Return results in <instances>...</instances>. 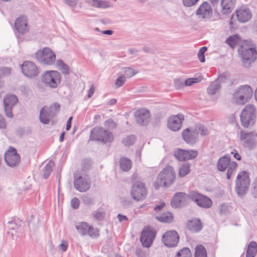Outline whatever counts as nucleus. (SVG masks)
<instances>
[{
    "mask_svg": "<svg viewBox=\"0 0 257 257\" xmlns=\"http://www.w3.org/2000/svg\"><path fill=\"white\" fill-rule=\"evenodd\" d=\"M238 52L244 67L249 68L256 59L257 52L251 41H244L239 45Z\"/></svg>",
    "mask_w": 257,
    "mask_h": 257,
    "instance_id": "obj_1",
    "label": "nucleus"
},
{
    "mask_svg": "<svg viewBox=\"0 0 257 257\" xmlns=\"http://www.w3.org/2000/svg\"><path fill=\"white\" fill-rule=\"evenodd\" d=\"M176 173L174 168L171 166L166 167L158 175L154 183V187L159 189L161 187H168L174 182Z\"/></svg>",
    "mask_w": 257,
    "mask_h": 257,
    "instance_id": "obj_2",
    "label": "nucleus"
},
{
    "mask_svg": "<svg viewBox=\"0 0 257 257\" xmlns=\"http://www.w3.org/2000/svg\"><path fill=\"white\" fill-rule=\"evenodd\" d=\"M241 125L245 128L252 126L256 120V109L253 104L246 105L240 115Z\"/></svg>",
    "mask_w": 257,
    "mask_h": 257,
    "instance_id": "obj_3",
    "label": "nucleus"
},
{
    "mask_svg": "<svg viewBox=\"0 0 257 257\" xmlns=\"http://www.w3.org/2000/svg\"><path fill=\"white\" fill-rule=\"evenodd\" d=\"M250 185L249 174L246 171L240 172L236 178L235 192L238 197L242 198L247 193Z\"/></svg>",
    "mask_w": 257,
    "mask_h": 257,
    "instance_id": "obj_4",
    "label": "nucleus"
},
{
    "mask_svg": "<svg viewBox=\"0 0 257 257\" xmlns=\"http://www.w3.org/2000/svg\"><path fill=\"white\" fill-rule=\"evenodd\" d=\"M252 93L253 90L249 85H241L233 93V97L236 103L242 105L248 101Z\"/></svg>",
    "mask_w": 257,
    "mask_h": 257,
    "instance_id": "obj_5",
    "label": "nucleus"
},
{
    "mask_svg": "<svg viewBox=\"0 0 257 257\" xmlns=\"http://www.w3.org/2000/svg\"><path fill=\"white\" fill-rule=\"evenodd\" d=\"M237 166V164L236 162L234 161L231 162L229 155L220 158L218 161L217 164V169L219 171L223 172L227 168L226 178L228 180L231 178L232 174Z\"/></svg>",
    "mask_w": 257,
    "mask_h": 257,
    "instance_id": "obj_6",
    "label": "nucleus"
},
{
    "mask_svg": "<svg viewBox=\"0 0 257 257\" xmlns=\"http://www.w3.org/2000/svg\"><path fill=\"white\" fill-rule=\"evenodd\" d=\"M90 139L104 144L110 143L113 141V135L108 131L97 127L91 130Z\"/></svg>",
    "mask_w": 257,
    "mask_h": 257,
    "instance_id": "obj_7",
    "label": "nucleus"
},
{
    "mask_svg": "<svg viewBox=\"0 0 257 257\" xmlns=\"http://www.w3.org/2000/svg\"><path fill=\"white\" fill-rule=\"evenodd\" d=\"M60 74L58 71H46L42 75L41 80L47 87L55 88L60 83Z\"/></svg>",
    "mask_w": 257,
    "mask_h": 257,
    "instance_id": "obj_8",
    "label": "nucleus"
},
{
    "mask_svg": "<svg viewBox=\"0 0 257 257\" xmlns=\"http://www.w3.org/2000/svg\"><path fill=\"white\" fill-rule=\"evenodd\" d=\"M131 195L135 200L142 201L144 200L147 195V189L145 184L140 181L133 182Z\"/></svg>",
    "mask_w": 257,
    "mask_h": 257,
    "instance_id": "obj_9",
    "label": "nucleus"
},
{
    "mask_svg": "<svg viewBox=\"0 0 257 257\" xmlns=\"http://www.w3.org/2000/svg\"><path fill=\"white\" fill-rule=\"evenodd\" d=\"M35 58L42 64L51 65L55 61L56 56L50 48L46 47L42 51H37L35 53Z\"/></svg>",
    "mask_w": 257,
    "mask_h": 257,
    "instance_id": "obj_10",
    "label": "nucleus"
},
{
    "mask_svg": "<svg viewBox=\"0 0 257 257\" xmlns=\"http://www.w3.org/2000/svg\"><path fill=\"white\" fill-rule=\"evenodd\" d=\"M74 178V187L79 192H86L90 188L91 183L87 176H82L78 173H75Z\"/></svg>",
    "mask_w": 257,
    "mask_h": 257,
    "instance_id": "obj_11",
    "label": "nucleus"
},
{
    "mask_svg": "<svg viewBox=\"0 0 257 257\" xmlns=\"http://www.w3.org/2000/svg\"><path fill=\"white\" fill-rule=\"evenodd\" d=\"M136 122L142 126H147L151 120V114L149 110L141 108L134 112Z\"/></svg>",
    "mask_w": 257,
    "mask_h": 257,
    "instance_id": "obj_12",
    "label": "nucleus"
},
{
    "mask_svg": "<svg viewBox=\"0 0 257 257\" xmlns=\"http://www.w3.org/2000/svg\"><path fill=\"white\" fill-rule=\"evenodd\" d=\"M190 196L191 200L196 202L201 207L209 208L212 205V201L209 198L197 192H190Z\"/></svg>",
    "mask_w": 257,
    "mask_h": 257,
    "instance_id": "obj_13",
    "label": "nucleus"
},
{
    "mask_svg": "<svg viewBox=\"0 0 257 257\" xmlns=\"http://www.w3.org/2000/svg\"><path fill=\"white\" fill-rule=\"evenodd\" d=\"M190 192L189 194L183 192L176 193L171 202L173 207H181L187 204L191 200Z\"/></svg>",
    "mask_w": 257,
    "mask_h": 257,
    "instance_id": "obj_14",
    "label": "nucleus"
},
{
    "mask_svg": "<svg viewBox=\"0 0 257 257\" xmlns=\"http://www.w3.org/2000/svg\"><path fill=\"white\" fill-rule=\"evenodd\" d=\"M5 160L9 166L13 167L19 164L20 157L17 154L16 150L13 147H10L5 154Z\"/></svg>",
    "mask_w": 257,
    "mask_h": 257,
    "instance_id": "obj_15",
    "label": "nucleus"
},
{
    "mask_svg": "<svg viewBox=\"0 0 257 257\" xmlns=\"http://www.w3.org/2000/svg\"><path fill=\"white\" fill-rule=\"evenodd\" d=\"M18 99L16 95H7L4 99V104L5 111L6 115L9 118H12L13 114L12 108L18 102Z\"/></svg>",
    "mask_w": 257,
    "mask_h": 257,
    "instance_id": "obj_16",
    "label": "nucleus"
},
{
    "mask_svg": "<svg viewBox=\"0 0 257 257\" xmlns=\"http://www.w3.org/2000/svg\"><path fill=\"white\" fill-rule=\"evenodd\" d=\"M184 119V116L182 113L171 115L168 119V127L173 132L179 131L182 125V121Z\"/></svg>",
    "mask_w": 257,
    "mask_h": 257,
    "instance_id": "obj_17",
    "label": "nucleus"
},
{
    "mask_svg": "<svg viewBox=\"0 0 257 257\" xmlns=\"http://www.w3.org/2000/svg\"><path fill=\"white\" fill-rule=\"evenodd\" d=\"M22 71L24 75L32 78L37 76L39 71L35 64L31 61H25L21 65Z\"/></svg>",
    "mask_w": 257,
    "mask_h": 257,
    "instance_id": "obj_18",
    "label": "nucleus"
},
{
    "mask_svg": "<svg viewBox=\"0 0 257 257\" xmlns=\"http://www.w3.org/2000/svg\"><path fill=\"white\" fill-rule=\"evenodd\" d=\"M178 234L174 230L167 231L162 237L163 242L166 246L169 247L175 246L178 244Z\"/></svg>",
    "mask_w": 257,
    "mask_h": 257,
    "instance_id": "obj_19",
    "label": "nucleus"
},
{
    "mask_svg": "<svg viewBox=\"0 0 257 257\" xmlns=\"http://www.w3.org/2000/svg\"><path fill=\"white\" fill-rule=\"evenodd\" d=\"M155 233L149 228H145L141 233L140 240L144 247H149L155 237Z\"/></svg>",
    "mask_w": 257,
    "mask_h": 257,
    "instance_id": "obj_20",
    "label": "nucleus"
},
{
    "mask_svg": "<svg viewBox=\"0 0 257 257\" xmlns=\"http://www.w3.org/2000/svg\"><path fill=\"white\" fill-rule=\"evenodd\" d=\"M198 152L195 150H184L179 149L174 153V156L179 161L194 159L197 157Z\"/></svg>",
    "mask_w": 257,
    "mask_h": 257,
    "instance_id": "obj_21",
    "label": "nucleus"
},
{
    "mask_svg": "<svg viewBox=\"0 0 257 257\" xmlns=\"http://www.w3.org/2000/svg\"><path fill=\"white\" fill-rule=\"evenodd\" d=\"M239 139L241 141L243 142L244 147H247L249 149H253L256 146L255 137L252 133L241 131Z\"/></svg>",
    "mask_w": 257,
    "mask_h": 257,
    "instance_id": "obj_22",
    "label": "nucleus"
},
{
    "mask_svg": "<svg viewBox=\"0 0 257 257\" xmlns=\"http://www.w3.org/2000/svg\"><path fill=\"white\" fill-rule=\"evenodd\" d=\"M15 27L17 31L21 34L28 33L30 27L28 24L27 17L25 16H21L18 18L15 21Z\"/></svg>",
    "mask_w": 257,
    "mask_h": 257,
    "instance_id": "obj_23",
    "label": "nucleus"
},
{
    "mask_svg": "<svg viewBox=\"0 0 257 257\" xmlns=\"http://www.w3.org/2000/svg\"><path fill=\"white\" fill-rule=\"evenodd\" d=\"M212 14V8L209 4L207 2L203 3L196 12V15L199 16V18L204 19H209Z\"/></svg>",
    "mask_w": 257,
    "mask_h": 257,
    "instance_id": "obj_24",
    "label": "nucleus"
},
{
    "mask_svg": "<svg viewBox=\"0 0 257 257\" xmlns=\"http://www.w3.org/2000/svg\"><path fill=\"white\" fill-rule=\"evenodd\" d=\"M182 138L187 144L193 145L198 141V135L194 130L191 131L189 128H186L182 133Z\"/></svg>",
    "mask_w": 257,
    "mask_h": 257,
    "instance_id": "obj_25",
    "label": "nucleus"
},
{
    "mask_svg": "<svg viewBox=\"0 0 257 257\" xmlns=\"http://www.w3.org/2000/svg\"><path fill=\"white\" fill-rule=\"evenodd\" d=\"M237 20L241 23H245L250 20L252 14L250 10L246 8H241L236 11Z\"/></svg>",
    "mask_w": 257,
    "mask_h": 257,
    "instance_id": "obj_26",
    "label": "nucleus"
},
{
    "mask_svg": "<svg viewBox=\"0 0 257 257\" xmlns=\"http://www.w3.org/2000/svg\"><path fill=\"white\" fill-rule=\"evenodd\" d=\"M84 2L88 6L94 8L106 9L111 7L108 1L103 0H84Z\"/></svg>",
    "mask_w": 257,
    "mask_h": 257,
    "instance_id": "obj_27",
    "label": "nucleus"
},
{
    "mask_svg": "<svg viewBox=\"0 0 257 257\" xmlns=\"http://www.w3.org/2000/svg\"><path fill=\"white\" fill-rule=\"evenodd\" d=\"M187 228L193 232H198L202 230L203 225L200 219L194 218L188 220L186 224Z\"/></svg>",
    "mask_w": 257,
    "mask_h": 257,
    "instance_id": "obj_28",
    "label": "nucleus"
},
{
    "mask_svg": "<svg viewBox=\"0 0 257 257\" xmlns=\"http://www.w3.org/2000/svg\"><path fill=\"white\" fill-rule=\"evenodd\" d=\"M54 116V115L52 113L49 111V107L45 106L43 107L40 111V120L44 124H48L50 119Z\"/></svg>",
    "mask_w": 257,
    "mask_h": 257,
    "instance_id": "obj_29",
    "label": "nucleus"
},
{
    "mask_svg": "<svg viewBox=\"0 0 257 257\" xmlns=\"http://www.w3.org/2000/svg\"><path fill=\"white\" fill-rule=\"evenodd\" d=\"M236 0H222L221 2V12L223 14H228L234 8Z\"/></svg>",
    "mask_w": 257,
    "mask_h": 257,
    "instance_id": "obj_30",
    "label": "nucleus"
},
{
    "mask_svg": "<svg viewBox=\"0 0 257 257\" xmlns=\"http://www.w3.org/2000/svg\"><path fill=\"white\" fill-rule=\"evenodd\" d=\"M223 76H220L219 78L212 82L207 88V93L209 95H214L217 93L220 90V81L223 79Z\"/></svg>",
    "mask_w": 257,
    "mask_h": 257,
    "instance_id": "obj_31",
    "label": "nucleus"
},
{
    "mask_svg": "<svg viewBox=\"0 0 257 257\" xmlns=\"http://www.w3.org/2000/svg\"><path fill=\"white\" fill-rule=\"evenodd\" d=\"M257 252V243L251 241L247 246L246 257H254Z\"/></svg>",
    "mask_w": 257,
    "mask_h": 257,
    "instance_id": "obj_32",
    "label": "nucleus"
},
{
    "mask_svg": "<svg viewBox=\"0 0 257 257\" xmlns=\"http://www.w3.org/2000/svg\"><path fill=\"white\" fill-rule=\"evenodd\" d=\"M75 228L79 233L85 235L87 234L89 225L86 222H81L76 224Z\"/></svg>",
    "mask_w": 257,
    "mask_h": 257,
    "instance_id": "obj_33",
    "label": "nucleus"
},
{
    "mask_svg": "<svg viewBox=\"0 0 257 257\" xmlns=\"http://www.w3.org/2000/svg\"><path fill=\"white\" fill-rule=\"evenodd\" d=\"M173 218L172 214L169 212L163 213L159 216H156V219L162 222H171Z\"/></svg>",
    "mask_w": 257,
    "mask_h": 257,
    "instance_id": "obj_34",
    "label": "nucleus"
},
{
    "mask_svg": "<svg viewBox=\"0 0 257 257\" xmlns=\"http://www.w3.org/2000/svg\"><path fill=\"white\" fill-rule=\"evenodd\" d=\"M119 165L121 169L124 171H128L132 167V162L130 159L122 158L119 161Z\"/></svg>",
    "mask_w": 257,
    "mask_h": 257,
    "instance_id": "obj_35",
    "label": "nucleus"
},
{
    "mask_svg": "<svg viewBox=\"0 0 257 257\" xmlns=\"http://www.w3.org/2000/svg\"><path fill=\"white\" fill-rule=\"evenodd\" d=\"M195 257H207L205 248L202 245H198L195 247Z\"/></svg>",
    "mask_w": 257,
    "mask_h": 257,
    "instance_id": "obj_36",
    "label": "nucleus"
},
{
    "mask_svg": "<svg viewBox=\"0 0 257 257\" xmlns=\"http://www.w3.org/2000/svg\"><path fill=\"white\" fill-rule=\"evenodd\" d=\"M239 41V38L237 35L229 37L226 40V43L232 48H234Z\"/></svg>",
    "mask_w": 257,
    "mask_h": 257,
    "instance_id": "obj_37",
    "label": "nucleus"
},
{
    "mask_svg": "<svg viewBox=\"0 0 257 257\" xmlns=\"http://www.w3.org/2000/svg\"><path fill=\"white\" fill-rule=\"evenodd\" d=\"M54 166V163L52 161H50L49 163L45 166L44 170V178L47 179L53 170Z\"/></svg>",
    "mask_w": 257,
    "mask_h": 257,
    "instance_id": "obj_38",
    "label": "nucleus"
},
{
    "mask_svg": "<svg viewBox=\"0 0 257 257\" xmlns=\"http://www.w3.org/2000/svg\"><path fill=\"white\" fill-rule=\"evenodd\" d=\"M63 3L72 9L74 13H78L80 12L79 10H78L76 8V6L78 4L79 0H62Z\"/></svg>",
    "mask_w": 257,
    "mask_h": 257,
    "instance_id": "obj_39",
    "label": "nucleus"
},
{
    "mask_svg": "<svg viewBox=\"0 0 257 257\" xmlns=\"http://www.w3.org/2000/svg\"><path fill=\"white\" fill-rule=\"evenodd\" d=\"M190 164L189 163L183 164L180 168L179 175L180 177H184L187 175L190 171Z\"/></svg>",
    "mask_w": 257,
    "mask_h": 257,
    "instance_id": "obj_40",
    "label": "nucleus"
},
{
    "mask_svg": "<svg viewBox=\"0 0 257 257\" xmlns=\"http://www.w3.org/2000/svg\"><path fill=\"white\" fill-rule=\"evenodd\" d=\"M57 64L59 67V70L63 74L67 75L69 73V68L68 66L64 63L63 61L58 60L57 61Z\"/></svg>",
    "mask_w": 257,
    "mask_h": 257,
    "instance_id": "obj_41",
    "label": "nucleus"
},
{
    "mask_svg": "<svg viewBox=\"0 0 257 257\" xmlns=\"http://www.w3.org/2000/svg\"><path fill=\"white\" fill-rule=\"evenodd\" d=\"M175 257H192V254L189 248L184 247L177 252Z\"/></svg>",
    "mask_w": 257,
    "mask_h": 257,
    "instance_id": "obj_42",
    "label": "nucleus"
},
{
    "mask_svg": "<svg viewBox=\"0 0 257 257\" xmlns=\"http://www.w3.org/2000/svg\"><path fill=\"white\" fill-rule=\"evenodd\" d=\"M194 130L197 133V135L198 134H200L201 136H204L208 134V129L201 124L196 125Z\"/></svg>",
    "mask_w": 257,
    "mask_h": 257,
    "instance_id": "obj_43",
    "label": "nucleus"
},
{
    "mask_svg": "<svg viewBox=\"0 0 257 257\" xmlns=\"http://www.w3.org/2000/svg\"><path fill=\"white\" fill-rule=\"evenodd\" d=\"M93 217L97 220H102L105 216V213L104 211L98 209L92 214Z\"/></svg>",
    "mask_w": 257,
    "mask_h": 257,
    "instance_id": "obj_44",
    "label": "nucleus"
},
{
    "mask_svg": "<svg viewBox=\"0 0 257 257\" xmlns=\"http://www.w3.org/2000/svg\"><path fill=\"white\" fill-rule=\"evenodd\" d=\"M123 69L126 75L125 77L128 78H131L139 72V71H136L130 67H124Z\"/></svg>",
    "mask_w": 257,
    "mask_h": 257,
    "instance_id": "obj_45",
    "label": "nucleus"
},
{
    "mask_svg": "<svg viewBox=\"0 0 257 257\" xmlns=\"http://www.w3.org/2000/svg\"><path fill=\"white\" fill-rule=\"evenodd\" d=\"M136 141V137L134 135H130L124 139L123 144L126 146H130L133 145Z\"/></svg>",
    "mask_w": 257,
    "mask_h": 257,
    "instance_id": "obj_46",
    "label": "nucleus"
},
{
    "mask_svg": "<svg viewBox=\"0 0 257 257\" xmlns=\"http://www.w3.org/2000/svg\"><path fill=\"white\" fill-rule=\"evenodd\" d=\"M207 47H203L201 48L198 53V57L201 62H205V56H204V53L207 51Z\"/></svg>",
    "mask_w": 257,
    "mask_h": 257,
    "instance_id": "obj_47",
    "label": "nucleus"
},
{
    "mask_svg": "<svg viewBox=\"0 0 257 257\" xmlns=\"http://www.w3.org/2000/svg\"><path fill=\"white\" fill-rule=\"evenodd\" d=\"M60 105L57 103H55L49 107V111L55 116L60 110Z\"/></svg>",
    "mask_w": 257,
    "mask_h": 257,
    "instance_id": "obj_48",
    "label": "nucleus"
},
{
    "mask_svg": "<svg viewBox=\"0 0 257 257\" xmlns=\"http://www.w3.org/2000/svg\"><path fill=\"white\" fill-rule=\"evenodd\" d=\"M82 200L86 205H92L94 204V199L88 195H85L82 196Z\"/></svg>",
    "mask_w": 257,
    "mask_h": 257,
    "instance_id": "obj_49",
    "label": "nucleus"
},
{
    "mask_svg": "<svg viewBox=\"0 0 257 257\" xmlns=\"http://www.w3.org/2000/svg\"><path fill=\"white\" fill-rule=\"evenodd\" d=\"M125 81L126 77L123 75L120 76L118 78L116 79L115 86L116 88H119L122 86Z\"/></svg>",
    "mask_w": 257,
    "mask_h": 257,
    "instance_id": "obj_50",
    "label": "nucleus"
},
{
    "mask_svg": "<svg viewBox=\"0 0 257 257\" xmlns=\"http://www.w3.org/2000/svg\"><path fill=\"white\" fill-rule=\"evenodd\" d=\"M87 234L92 237H97L99 236L98 230L89 225Z\"/></svg>",
    "mask_w": 257,
    "mask_h": 257,
    "instance_id": "obj_51",
    "label": "nucleus"
},
{
    "mask_svg": "<svg viewBox=\"0 0 257 257\" xmlns=\"http://www.w3.org/2000/svg\"><path fill=\"white\" fill-rule=\"evenodd\" d=\"M174 86L177 89H180L185 86L184 81L179 78L174 79Z\"/></svg>",
    "mask_w": 257,
    "mask_h": 257,
    "instance_id": "obj_52",
    "label": "nucleus"
},
{
    "mask_svg": "<svg viewBox=\"0 0 257 257\" xmlns=\"http://www.w3.org/2000/svg\"><path fill=\"white\" fill-rule=\"evenodd\" d=\"M199 81L197 78H188L184 81L185 86H191L193 84L198 82Z\"/></svg>",
    "mask_w": 257,
    "mask_h": 257,
    "instance_id": "obj_53",
    "label": "nucleus"
},
{
    "mask_svg": "<svg viewBox=\"0 0 257 257\" xmlns=\"http://www.w3.org/2000/svg\"><path fill=\"white\" fill-rule=\"evenodd\" d=\"M71 205L73 209H78L80 205L79 200L76 197L73 198L71 200Z\"/></svg>",
    "mask_w": 257,
    "mask_h": 257,
    "instance_id": "obj_54",
    "label": "nucleus"
},
{
    "mask_svg": "<svg viewBox=\"0 0 257 257\" xmlns=\"http://www.w3.org/2000/svg\"><path fill=\"white\" fill-rule=\"evenodd\" d=\"M68 247V243L65 240H62L61 243L59 245L58 248L63 252L65 251Z\"/></svg>",
    "mask_w": 257,
    "mask_h": 257,
    "instance_id": "obj_55",
    "label": "nucleus"
},
{
    "mask_svg": "<svg viewBox=\"0 0 257 257\" xmlns=\"http://www.w3.org/2000/svg\"><path fill=\"white\" fill-rule=\"evenodd\" d=\"M199 0H183L184 6L191 7L194 5Z\"/></svg>",
    "mask_w": 257,
    "mask_h": 257,
    "instance_id": "obj_56",
    "label": "nucleus"
},
{
    "mask_svg": "<svg viewBox=\"0 0 257 257\" xmlns=\"http://www.w3.org/2000/svg\"><path fill=\"white\" fill-rule=\"evenodd\" d=\"M252 194L254 197L257 198V177L255 178L253 182V189Z\"/></svg>",
    "mask_w": 257,
    "mask_h": 257,
    "instance_id": "obj_57",
    "label": "nucleus"
},
{
    "mask_svg": "<svg viewBox=\"0 0 257 257\" xmlns=\"http://www.w3.org/2000/svg\"><path fill=\"white\" fill-rule=\"evenodd\" d=\"M136 254L138 257H146V252L141 248H137Z\"/></svg>",
    "mask_w": 257,
    "mask_h": 257,
    "instance_id": "obj_58",
    "label": "nucleus"
},
{
    "mask_svg": "<svg viewBox=\"0 0 257 257\" xmlns=\"http://www.w3.org/2000/svg\"><path fill=\"white\" fill-rule=\"evenodd\" d=\"M227 211V206L225 204H222L219 206V212L221 214H225Z\"/></svg>",
    "mask_w": 257,
    "mask_h": 257,
    "instance_id": "obj_59",
    "label": "nucleus"
},
{
    "mask_svg": "<svg viewBox=\"0 0 257 257\" xmlns=\"http://www.w3.org/2000/svg\"><path fill=\"white\" fill-rule=\"evenodd\" d=\"M165 205V203L164 202H161L159 204L157 205L154 207V210L156 212H159L160 211Z\"/></svg>",
    "mask_w": 257,
    "mask_h": 257,
    "instance_id": "obj_60",
    "label": "nucleus"
},
{
    "mask_svg": "<svg viewBox=\"0 0 257 257\" xmlns=\"http://www.w3.org/2000/svg\"><path fill=\"white\" fill-rule=\"evenodd\" d=\"M231 154L233 155V157L235 159H236L237 160H241V156L238 154L237 151L236 150H234L233 151L231 152Z\"/></svg>",
    "mask_w": 257,
    "mask_h": 257,
    "instance_id": "obj_61",
    "label": "nucleus"
},
{
    "mask_svg": "<svg viewBox=\"0 0 257 257\" xmlns=\"http://www.w3.org/2000/svg\"><path fill=\"white\" fill-rule=\"evenodd\" d=\"M117 218L120 222L127 220V217L125 215H121L120 214H118L117 215Z\"/></svg>",
    "mask_w": 257,
    "mask_h": 257,
    "instance_id": "obj_62",
    "label": "nucleus"
},
{
    "mask_svg": "<svg viewBox=\"0 0 257 257\" xmlns=\"http://www.w3.org/2000/svg\"><path fill=\"white\" fill-rule=\"evenodd\" d=\"M94 92V88L93 87V85H92L88 91L87 97L88 98H90L93 95Z\"/></svg>",
    "mask_w": 257,
    "mask_h": 257,
    "instance_id": "obj_63",
    "label": "nucleus"
},
{
    "mask_svg": "<svg viewBox=\"0 0 257 257\" xmlns=\"http://www.w3.org/2000/svg\"><path fill=\"white\" fill-rule=\"evenodd\" d=\"M72 118L73 117L72 116L70 117L67 121V124H66V130L67 131H69L71 127V121H72Z\"/></svg>",
    "mask_w": 257,
    "mask_h": 257,
    "instance_id": "obj_64",
    "label": "nucleus"
}]
</instances>
